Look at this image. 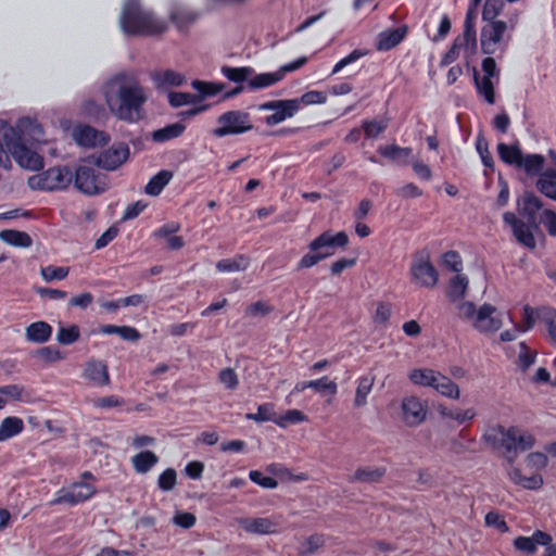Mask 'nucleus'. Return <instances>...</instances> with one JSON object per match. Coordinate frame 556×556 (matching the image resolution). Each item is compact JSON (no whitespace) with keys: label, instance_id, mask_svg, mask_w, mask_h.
<instances>
[{"label":"nucleus","instance_id":"f257e3e1","mask_svg":"<svg viewBox=\"0 0 556 556\" xmlns=\"http://www.w3.org/2000/svg\"><path fill=\"white\" fill-rule=\"evenodd\" d=\"M102 93L109 110L119 121L132 124L144 117L148 96L134 75H114L103 85Z\"/></svg>","mask_w":556,"mask_h":556},{"label":"nucleus","instance_id":"f03ea898","mask_svg":"<svg viewBox=\"0 0 556 556\" xmlns=\"http://www.w3.org/2000/svg\"><path fill=\"white\" fill-rule=\"evenodd\" d=\"M41 134L40 125L29 117L20 118L15 126L0 119V166H11L8 155L10 153L20 166L31 170L40 169L43 159L26 147V136L37 139L36 136Z\"/></svg>","mask_w":556,"mask_h":556},{"label":"nucleus","instance_id":"7ed1b4c3","mask_svg":"<svg viewBox=\"0 0 556 556\" xmlns=\"http://www.w3.org/2000/svg\"><path fill=\"white\" fill-rule=\"evenodd\" d=\"M119 27L127 36H156L165 33L168 24L152 10L144 8L140 0H125Z\"/></svg>","mask_w":556,"mask_h":556},{"label":"nucleus","instance_id":"20e7f679","mask_svg":"<svg viewBox=\"0 0 556 556\" xmlns=\"http://www.w3.org/2000/svg\"><path fill=\"white\" fill-rule=\"evenodd\" d=\"M349 243V237L344 231L333 235L330 231H324L312 240L308 244L309 252L302 256L296 265V269H307L320 261H324L336 253L337 249H343Z\"/></svg>","mask_w":556,"mask_h":556},{"label":"nucleus","instance_id":"39448f33","mask_svg":"<svg viewBox=\"0 0 556 556\" xmlns=\"http://www.w3.org/2000/svg\"><path fill=\"white\" fill-rule=\"evenodd\" d=\"M96 477L90 471H84L80 480L63 486L54 493V497L49 502L50 506L66 504L76 506L85 503L94 496L97 488L94 485Z\"/></svg>","mask_w":556,"mask_h":556},{"label":"nucleus","instance_id":"423d86ee","mask_svg":"<svg viewBox=\"0 0 556 556\" xmlns=\"http://www.w3.org/2000/svg\"><path fill=\"white\" fill-rule=\"evenodd\" d=\"M458 316L471 323L480 332H495L501 329L503 321L495 306L483 304L479 309L472 302H464L457 307Z\"/></svg>","mask_w":556,"mask_h":556},{"label":"nucleus","instance_id":"0eeeda50","mask_svg":"<svg viewBox=\"0 0 556 556\" xmlns=\"http://www.w3.org/2000/svg\"><path fill=\"white\" fill-rule=\"evenodd\" d=\"M217 126L212 130L216 138L243 135L253 130L254 125L249 112L230 110L220 114L216 119Z\"/></svg>","mask_w":556,"mask_h":556},{"label":"nucleus","instance_id":"6e6552de","mask_svg":"<svg viewBox=\"0 0 556 556\" xmlns=\"http://www.w3.org/2000/svg\"><path fill=\"white\" fill-rule=\"evenodd\" d=\"M73 180V174L67 166H54L28 179L33 190L54 191L65 189Z\"/></svg>","mask_w":556,"mask_h":556},{"label":"nucleus","instance_id":"1a4fd4ad","mask_svg":"<svg viewBox=\"0 0 556 556\" xmlns=\"http://www.w3.org/2000/svg\"><path fill=\"white\" fill-rule=\"evenodd\" d=\"M482 75L475 71L473 79L479 96L489 104L495 103L494 86L500 83V70L493 58L488 56L481 63Z\"/></svg>","mask_w":556,"mask_h":556},{"label":"nucleus","instance_id":"9d476101","mask_svg":"<svg viewBox=\"0 0 556 556\" xmlns=\"http://www.w3.org/2000/svg\"><path fill=\"white\" fill-rule=\"evenodd\" d=\"M409 273L412 282L420 288H433L438 282V270L430 262L427 251L414 254Z\"/></svg>","mask_w":556,"mask_h":556},{"label":"nucleus","instance_id":"9b49d317","mask_svg":"<svg viewBox=\"0 0 556 556\" xmlns=\"http://www.w3.org/2000/svg\"><path fill=\"white\" fill-rule=\"evenodd\" d=\"M75 187L87 195L100 194L109 188L106 176L87 165L77 167L74 176Z\"/></svg>","mask_w":556,"mask_h":556},{"label":"nucleus","instance_id":"f8f14e48","mask_svg":"<svg viewBox=\"0 0 556 556\" xmlns=\"http://www.w3.org/2000/svg\"><path fill=\"white\" fill-rule=\"evenodd\" d=\"M257 109L264 112H271V114L263 119L270 127L292 118L299 112L298 103L293 99L270 100L258 104Z\"/></svg>","mask_w":556,"mask_h":556},{"label":"nucleus","instance_id":"ddd939ff","mask_svg":"<svg viewBox=\"0 0 556 556\" xmlns=\"http://www.w3.org/2000/svg\"><path fill=\"white\" fill-rule=\"evenodd\" d=\"M409 380L417 386L431 387L440 394L452 396V380L428 368H418L409 372Z\"/></svg>","mask_w":556,"mask_h":556},{"label":"nucleus","instance_id":"4468645a","mask_svg":"<svg viewBox=\"0 0 556 556\" xmlns=\"http://www.w3.org/2000/svg\"><path fill=\"white\" fill-rule=\"evenodd\" d=\"M507 24L504 21L488 22L481 31V49L484 54H495L503 51L504 35Z\"/></svg>","mask_w":556,"mask_h":556},{"label":"nucleus","instance_id":"2eb2a0df","mask_svg":"<svg viewBox=\"0 0 556 556\" xmlns=\"http://www.w3.org/2000/svg\"><path fill=\"white\" fill-rule=\"evenodd\" d=\"M505 224L511 227L513 235L517 242L529 250H534L536 241L533 235L534 227L528 222L519 219L514 213L506 212L503 215Z\"/></svg>","mask_w":556,"mask_h":556},{"label":"nucleus","instance_id":"dca6fc26","mask_svg":"<svg viewBox=\"0 0 556 556\" xmlns=\"http://www.w3.org/2000/svg\"><path fill=\"white\" fill-rule=\"evenodd\" d=\"M128 156L129 147L126 143L121 142L113 144L105 151H102L96 159V165L105 170H115L127 161Z\"/></svg>","mask_w":556,"mask_h":556},{"label":"nucleus","instance_id":"f3484780","mask_svg":"<svg viewBox=\"0 0 556 556\" xmlns=\"http://www.w3.org/2000/svg\"><path fill=\"white\" fill-rule=\"evenodd\" d=\"M534 443L535 439L530 432L516 426L507 428L505 439V450L507 452H525L531 450L534 446Z\"/></svg>","mask_w":556,"mask_h":556},{"label":"nucleus","instance_id":"a211bd4d","mask_svg":"<svg viewBox=\"0 0 556 556\" xmlns=\"http://www.w3.org/2000/svg\"><path fill=\"white\" fill-rule=\"evenodd\" d=\"M518 454H509L507 462L510 465L508 476L510 480L527 490H539L543 485V478L541 475L530 471L529 475L523 473L519 467H514L513 464Z\"/></svg>","mask_w":556,"mask_h":556},{"label":"nucleus","instance_id":"6ab92c4d","mask_svg":"<svg viewBox=\"0 0 556 556\" xmlns=\"http://www.w3.org/2000/svg\"><path fill=\"white\" fill-rule=\"evenodd\" d=\"M402 413L406 425H420L427 416V406L417 396H406L402 400Z\"/></svg>","mask_w":556,"mask_h":556},{"label":"nucleus","instance_id":"aec40b11","mask_svg":"<svg viewBox=\"0 0 556 556\" xmlns=\"http://www.w3.org/2000/svg\"><path fill=\"white\" fill-rule=\"evenodd\" d=\"M74 138L76 142L86 148L105 146L110 141V136L104 131L98 130L89 125H83L75 128Z\"/></svg>","mask_w":556,"mask_h":556},{"label":"nucleus","instance_id":"412c9836","mask_svg":"<svg viewBox=\"0 0 556 556\" xmlns=\"http://www.w3.org/2000/svg\"><path fill=\"white\" fill-rule=\"evenodd\" d=\"M239 526L247 532L251 534H274L278 533L279 525L267 517H248L241 518L239 521Z\"/></svg>","mask_w":556,"mask_h":556},{"label":"nucleus","instance_id":"4be33fe9","mask_svg":"<svg viewBox=\"0 0 556 556\" xmlns=\"http://www.w3.org/2000/svg\"><path fill=\"white\" fill-rule=\"evenodd\" d=\"M543 208L542 200L532 192H526L519 201V213L539 230L536 214Z\"/></svg>","mask_w":556,"mask_h":556},{"label":"nucleus","instance_id":"5701e85b","mask_svg":"<svg viewBox=\"0 0 556 556\" xmlns=\"http://www.w3.org/2000/svg\"><path fill=\"white\" fill-rule=\"evenodd\" d=\"M168 16L179 30H184L198 20L199 13L181 3L174 2L168 10Z\"/></svg>","mask_w":556,"mask_h":556},{"label":"nucleus","instance_id":"b1692460","mask_svg":"<svg viewBox=\"0 0 556 556\" xmlns=\"http://www.w3.org/2000/svg\"><path fill=\"white\" fill-rule=\"evenodd\" d=\"M407 35V26L403 25L396 28L387 29L377 36L376 49L378 51H388L396 47Z\"/></svg>","mask_w":556,"mask_h":556},{"label":"nucleus","instance_id":"393cba45","mask_svg":"<svg viewBox=\"0 0 556 556\" xmlns=\"http://www.w3.org/2000/svg\"><path fill=\"white\" fill-rule=\"evenodd\" d=\"M84 378L96 386H106L110 382L106 365L101 361L91 359L86 363Z\"/></svg>","mask_w":556,"mask_h":556},{"label":"nucleus","instance_id":"a878e982","mask_svg":"<svg viewBox=\"0 0 556 556\" xmlns=\"http://www.w3.org/2000/svg\"><path fill=\"white\" fill-rule=\"evenodd\" d=\"M52 326L47 321H35L25 328V338L28 342L42 344L50 340L52 336Z\"/></svg>","mask_w":556,"mask_h":556},{"label":"nucleus","instance_id":"bb28decb","mask_svg":"<svg viewBox=\"0 0 556 556\" xmlns=\"http://www.w3.org/2000/svg\"><path fill=\"white\" fill-rule=\"evenodd\" d=\"M535 188L546 198L556 201V167L545 169L538 178Z\"/></svg>","mask_w":556,"mask_h":556},{"label":"nucleus","instance_id":"cd10ccee","mask_svg":"<svg viewBox=\"0 0 556 556\" xmlns=\"http://www.w3.org/2000/svg\"><path fill=\"white\" fill-rule=\"evenodd\" d=\"M152 80L157 89H165L167 87H178L185 81V76L173 70L155 72L152 75Z\"/></svg>","mask_w":556,"mask_h":556},{"label":"nucleus","instance_id":"c85d7f7f","mask_svg":"<svg viewBox=\"0 0 556 556\" xmlns=\"http://www.w3.org/2000/svg\"><path fill=\"white\" fill-rule=\"evenodd\" d=\"M279 81H281V75L278 74L277 71L273 73H254L248 80V89L251 91H256L271 87Z\"/></svg>","mask_w":556,"mask_h":556},{"label":"nucleus","instance_id":"c756f323","mask_svg":"<svg viewBox=\"0 0 556 556\" xmlns=\"http://www.w3.org/2000/svg\"><path fill=\"white\" fill-rule=\"evenodd\" d=\"M463 263L459 255L454 252V300L463 299L469 285L468 277L462 273Z\"/></svg>","mask_w":556,"mask_h":556},{"label":"nucleus","instance_id":"7c9ffc66","mask_svg":"<svg viewBox=\"0 0 556 556\" xmlns=\"http://www.w3.org/2000/svg\"><path fill=\"white\" fill-rule=\"evenodd\" d=\"M384 467H361L349 478V481H361L366 483L379 482L386 475Z\"/></svg>","mask_w":556,"mask_h":556},{"label":"nucleus","instance_id":"2f4dec72","mask_svg":"<svg viewBox=\"0 0 556 556\" xmlns=\"http://www.w3.org/2000/svg\"><path fill=\"white\" fill-rule=\"evenodd\" d=\"M185 130L186 126L182 123L178 122L154 130L151 134V138L155 142L163 143L180 137Z\"/></svg>","mask_w":556,"mask_h":556},{"label":"nucleus","instance_id":"473e14b6","mask_svg":"<svg viewBox=\"0 0 556 556\" xmlns=\"http://www.w3.org/2000/svg\"><path fill=\"white\" fill-rule=\"evenodd\" d=\"M0 239L7 244L16 248H28L33 243V240L27 232L14 229L1 230Z\"/></svg>","mask_w":556,"mask_h":556},{"label":"nucleus","instance_id":"72a5a7b5","mask_svg":"<svg viewBox=\"0 0 556 556\" xmlns=\"http://www.w3.org/2000/svg\"><path fill=\"white\" fill-rule=\"evenodd\" d=\"M172 178L173 173L170 170H160L156 175L151 177V179L147 184L144 188L146 193L152 197L159 195L163 191V189L169 184Z\"/></svg>","mask_w":556,"mask_h":556},{"label":"nucleus","instance_id":"f704fd0d","mask_svg":"<svg viewBox=\"0 0 556 556\" xmlns=\"http://www.w3.org/2000/svg\"><path fill=\"white\" fill-rule=\"evenodd\" d=\"M250 265V258L243 254H238L232 258H223L216 263V269L222 273H232L245 270Z\"/></svg>","mask_w":556,"mask_h":556},{"label":"nucleus","instance_id":"c9c22d12","mask_svg":"<svg viewBox=\"0 0 556 556\" xmlns=\"http://www.w3.org/2000/svg\"><path fill=\"white\" fill-rule=\"evenodd\" d=\"M412 148H403L397 144L380 146L378 148V153L383 157L395 162H403V164H407V159L412 155Z\"/></svg>","mask_w":556,"mask_h":556},{"label":"nucleus","instance_id":"e433bc0d","mask_svg":"<svg viewBox=\"0 0 556 556\" xmlns=\"http://www.w3.org/2000/svg\"><path fill=\"white\" fill-rule=\"evenodd\" d=\"M191 87L199 92V94H195L199 102L205 98L214 97L222 92L225 88V84L195 79L192 80Z\"/></svg>","mask_w":556,"mask_h":556},{"label":"nucleus","instance_id":"4c0bfd02","mask_svg":"<svg viewBox=\"0 0 556 556\" xmlns=\"http://www.w3.org/2000/svg\"><path fill=\"white\" fill-rule=\"evenodd\" d=\"M545 159L541 154H527L522 156L519 167H522L529 176H541L544 173Z\"/></svg>","mask_w":556,"mask_h":556},{"label":"nucleus","instance_id":"58836bf2","mask_svg":"<svg viewBox=\"0 0 556 556\" xmlns=\"http://www.w3.org/2000/svg\"><path fill=\"white\" fill-rule=\"evenodd\" d=\"M497 153L500 159L509 165H517L519 166L522 161V152L518 146H508L506 143H498L497 144Z\"/></svg>","mask_w":556,"mask_h":556},{"label":"nucleus","instance_id":"ea45409f","mask_svg":"<svg viewBox=\"0 0 556 556\" xmlns=\"http://www.w3.org/2000/svg\"><path fill=\"white\" fill-rule=\"evenodd\" d=\"M24 424L18 417H7L0 424V441L13 438L23 431Z\"/></svg>","mask_w":556,"mask_h":556},{"label":"nucleus","instance_id":"a19ab883","mask_svg":"<svg viewBox=\"0 0 556 556\" xmlns=\"http://www.w3.org/2000/svg\"><path fill=\"white\" fill-rule=\"evenodd\" d=\"M222 74L230 81L235 84H242L244 81L248 83L251 75L254 74V68L250 66H242V67H231V66H223L222 67Z\"/></svg>","mask_w":556,"mask_h":556},{"label":"nucleus","instance_id":"79ce46f5","mask_svg":"<svg viewBox=\"0 0 556 556\" xmlns=\"http://www.w3.org/2000/svg\"><path fill=\"white\" fill-rule=\"evenodd\" d=\"M81 114L94 122L103 121L108 117L105 108L93 99H87L83 102Z\"/></svg>","mask_w":556,"mask_h":556},{"label":"nucleus","instance_id":"37998d69","mask_svg":"<svg viewBox=\"0 0 556 556\" xmlns=\"http://www.w3.org/2000/svg\"><path fill=\"white\" fill-rule=\"evenodd\" d=\"M248 420H253L257 424L273 421L276 424L277 414L275 413V405L273 403H264L258 405L256 413H248L245 415Z\"/></svg>","mask_w":556,"mask_h":556},{"label":"nucleus","instance_id":"c03bdc74","mask_svg":"<svg viewBox=\"0 0 556 556\" xmlns=\"http://www.w3.org/2000/svg\"><path fill=\"white\" fill-rule=\"evenodd\" d=\"M374 377L363 376L357 380V388L355 392L354 405L362 407L367 403V396L374 386Z\"/></svg>","mask_w":556,"mask_h":556},{"label":"nucleus","instance_id":"a18cd8bd","mask_svg":"<svg viewBox=\"0 0 556 556\" xmlns=\"http://www.w3.org/2000/svg\"><path fill=\"white\" fill-rule=\"evenodd\" d=\"M506 432L507 428H504L503 426H494L485 431L483 439L491 448H505Z\"/></svg>","mask_w":556,"mask_h":556},{"label":"nucleus","instance_id":"49530a36","mask_svg":"<svg viewBox=\"0 0 556 556\" xmlns=\"http://www.w3.org/2000/svg\"><path fill=\"white\" fill-rule=\"evenodd\" d=\"M294 102L298 103V110L300 111L303 106L313 104H324L327 101V93L319 90H311L303 93L299 98H293Z\"/></svg>","mask_w":556,"mask_h":556},{"label":"nucleus","instance_id":"de8ad7c7","mask_svg":"<svg viewBox=\"0 0 556 556\" xmlns=\"http://www.w3.org/2000/svg\"><path fill=\"white\" fill-rule=\"evenodd\" d=\"M80 338V330L77 325L60 327L56 333V341L63 345L75 343Z\"/></svg>","mask_w":556,"mask_h":556},{"label":"nucleus","instance_id":"09e8293b","mask_svg":"<svg viewBox=\"0 0 556 556\" xmlns=\"http://www.w3.org/2000/svg\"><path fill=\"white\" fill-rule=\"evenodd\" d=\"M131 460L136 471L146 473L159 462V458L156 454H135Z\"/></svg>","mask_w":556,"mask_h":556},{"label":"nucleus","instance_id":"8fccbe9b","mask_svg":"<svg viewBox=\"0 0 556 556\" xmlns=\"http://www.w3.org/2000/svg\"><path fill=\"white\" fill-rule=\"evenodd\" d=\"M0 395L5 399V402L8 400L26 401L28 397V393L21 384H8L0 387Z\"/></svg>","mask_w":556,"mask_h":556},{"label":"nucleus","instance_id":"3c124183","mask_svg":"<svg viewBox=\"0 0 556 556\" xmlns=\"http://www.w3.org/2000/svg\"><path fill=\"white\" fill-rule=\"evenodd\" d=\"M477 5L472 2V8H470L467 12L466 21H465V29H464V38L467 46L476 45V30L473 27V18L477 17L476 12Z\"/></svg>","mask_w":556,"mask_h":556},{"label":"nucleus","instance_id":"603ef678","mask_svg":"<svg viewBox=\"0 0 556 556\" xmlns=\"http://www.w3.org/2000/svg\"><path fill=\"white\" fill-rule=\"evenodd\" d=\"M388 127L386 122L365 119L362 123V129L367 139H375L379 137Z\"/></svg>","mask_w":556,"mask_h":556},{"label":"nucleus","instance_id":"864d4df0","mask_svg":"<svg viewBox=\"0 0 556 556\" xmlns=\"http://www.w3.org/2000/svg\"><path fill=\"white\" fill-rule=\"evenodd\" d=\"M68 267L49 265L41 267L40 274L45 281L62 280L68 275Z\"/></svg>","mask_w":556,"mask_h":556},{"label":"nucleus","instance_id":"5fc2aeb1","mask_svg":"<svg viewBox=\"0 0 556 556\" xmlns=\"http://www.w3.org/2000/svg\"><path fill=\"white\" fill-rule=\"evenodd\" d=\"M539 317L546 324L551 339L556 342V309L542 307Z\"/></svg>","mask_w":556,"mask_h":556},{"label":"nucleus","instance_id":"6e6d98bb","mask_svg":"<svg viewBox=\"0 0 556 556\" xmlns=\"http://www.w3.org/2000/svg\"><path fill=\"white\" fill-rule=\"evenodd\" d=\"M198 102V97L188 92L170 91L168 93V103L173 108H180Z\"/></svg>","mask_w":556,"mask_h":556},{"label":"nucleus","instance_id":"4d7b16f0","mask_svg":"<svg viewBox=\"0 0 556 556\" xmlns=\"http://www.w3.org/2000/svg\"><path fill=\"white\" fill-rule=\"evenodd\" d=\"M325 544L323 534H312L302 544L301 555H312Z\"/></svg>","mask_w":556,"mask_h":556},{"label":"nucleus","instance_id":"13d9d810","mask_svg":"<svg viewBox=\"0 0 556 556\" xmlns=\"http://www.w3.org/2000/svg\"><path fill=\"white\" fill-rule=\"evenodd\" d=\"M309 389H313L316 392H328L331 395H334L338 391V386L334 381L329 380L328 377L324 376L317 380H311Z\"/></svg>","mask_w":556,"mask_h":556},{"label":"nucleus","instance_id":"bf43d9fd","mask_svg":"<svg viewBox=\"0 0 556 556\" xmlns=\"http://www.w3.org/2000/svg\"><path fill=\"white\" fill-rule=\"evenodd\" d=\"M367 54H368V51L365 49L353 50L349 55H346L345 58L341 59L338 63H336V65L333 66L332 71H331V75L338 74L342 68L356 62L357 60H359L361 58H363Z\"/></svg>","mask_w":556,"mask_h":556},{"label":"nucleus","instance_id":"052dcab7","mask_svg":"<svg viewBox=\"0 0 556 556\" xmlns=\"http://www.w3.org/2000/svg\"><path fill=\"white\" fill-rule=\"evenodd\" d=\"M484 521L488 527H492L498 530L501 533H506L509 531V527L505 521L504 516L500 515L497 511H489L485 515Z\"/></svg>","mask_w":556,"mask_h":556},{"label":"nucleus","instance_id":"680f3d73","mask_svg":"<svg viewBox=\"0 0 556 556\" xmlns=\"http://www.w3.org/2000/svg\"><path fill=\"white\" fill-rule=\"evenodd\" d=\"M518 366L522 371H526L535 362V353H533L525 342L519 343Z\"/></svg>","mask_w":556,"mask_h":556},{"label":"nucleus","instance_id":"e2e57ef3","mask_svg":"<svg viewBox=\"0 0 556 556\" xmlns=\"http://www.w3.org/2000/svg\"><path fill=\"white\" fill-rule=\"evenodd\" d=\"M305 419L304 414L298 409H288L283 415L277 416L276 425L279 427H287L288 425H294Z\"/></svg>","mask_w":556,"mask_h":556},{"label":"nucleus","instance_id":"0e129e2a","mask_svg":"<svg viewBox=\"0 0 556 556\" xmlns=\"http://www.w3.org/2000/svg\"><path fill=\"white\" fill-rule=\"evenodd\" d=\"M249 478L252 482L264 489H275L278 485V481L275 478L266 476L260 470H251Z\"/></svg>","mask_w":556,"mask_h":556},{"label":"nucleus","instance_id":"69168bd1","mask_svg":"<svg viewBox=\"0 0 556 556\" xmlns=\"http://www.w3.org/2000/svg\"><path fill=\"white\" fill-rule=\"evenodd\" d=\"M504 0H486L483 7L482 16L484 21L493 22L503 9Z\"/></svg>","mask_w":556,"mask_h":556},{"label":"nucleus","instance_id":"338daca9","mask_svg":"<svg viewBox=\"0 0 556 556\" xmlns=\"http://www.w3.org/2000/svg\"><path fill=\"white\" fill-rule=\"evenodd\" d=\"M177 482V473L173 468L165 469L159 477L157 485L162 491H172Z\"/></svg>","mask_w":556,"mask_h":556},{"label":"nucleus","instance_id":"774afa93","mask_svg":"<svg viewBox=\"0 0 556 556\" xmlns=\"http://www.w3.org/2000/svg\"><path fill=\"white\" fill-rule=\"evenodd\" d=\"M476 148L480 154L483 165L493 169L494 161L491 153L489 152L488 141L483 137L479 136L477 138Z\"/></svg>","mask_w":556,"mask_h":556}]
</instances>
